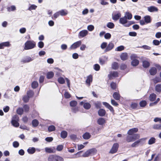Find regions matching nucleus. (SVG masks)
I'll return each mask as SVG.
<instances>
[{"instance_id":"f257e3e1","label":"nucleus","mask_w":161,"mask_h":161,"mask_svg":"<svg viewBox=\"0 0 161 161\" xmlns=\"http://www.w3.org/2000/svg\"><path fill=\"white\" fill-rule=\"evenodd\" d=\"M97 152V150L93 148L89 149L87 150L83 155L82 156L84 157H87L91 155H94L96 154Z\"/></svg>"},{"instance_id":"f03ea898","label":"nucleus","mask_w":161,"mask_h":161,"mask_svg":"<svg viewBox=\"0 0 161 161\" xmlns=\"http://www.w3.org/2000/svg\"><path fill=\"white\" fill-rule=\"evenodd\" d=\"M140 138V135L138 134L134 135L132 136H128L126 138V140L128 142H133L139 139Z\"/></svg>"},{"instance_id":"7ed1b4c3","label":"nucleus","mask_w":161,"mask_h":161,"mask_svg":"<svg viewBox=\"0 0 161 161\" xmlns=\"http://www.w3.org/2000/svg\"><path fill=\"white\" fill-rule=\"evenodd\" d=\"M24 49L28 50L34 48L36 46V43L33 41H27L25 44Z\"/></svg>"},{"instance_id":"20e7f679","label":"nucleus","mask_w":161,"mask_h":161,"mask_svg":"<svg viewBox=\"0 0 161 161\" xmlns=\"http://www.w3.org/2000/svg\"><path fill=\"white\" fill-rule=\"evenodd\" d=\"M19 120V118L17 115L14 116L12 118L11 123L12 125L15 127H18L19 126V123L18 122Z\"/></svg>"},{"instance_id":"39448f33","label":"nucleus","mask_w":161,"mask_h":161,"mask_svg":"<svg viewBox=\"0 0 161 161\" xmlns=\"http://www.w3.org/2000/svg\"><path fill=\"white\" fill-rule=\"evenodd\" d=\"M137 57L136 55L133 54L131 55L130 58L132 60L131 64L132 66H135L137 65L139 63V61L136 59Z\"/></svg>"},{"instance_id":"423d86ee","label":"nucleus","mask_w":161,"mask_h":161,"mask_svg":"<svg viewBox=\"0 0 161 161\" xmlns=\"http://www.w3.org/2000/svg\"><path fill=\"white\" fill-rule=\"evenodd\" d=\"M146 140L145 138H142L139 139L133 143L131 145L132 147H136L138 146L139 144L142 142H144Z\"/></svg>"},{"instance_id":"0eeeda50","label":"nucleus","mask_w":161,"mask_h":161,"mask_svg":"<svg viewBox=\"0 0 161 161\" xmlns=\"http://www.w3.org/2000/svg\"><path fill=\"white\" fill-rule=\"evenodd\" d=\"M81 44V42L79 41L76 42L72 44L69 48L71 50L75 49L79 47Z\"/></svg>"},{"instance_id":"6e6552de","label":"nucleus","mask_w":161,"mask_h":161,"mask_svg":"<svg viewBox=\"0 0 161 161\" xmlns=\"http://www.w3.org/2000/svg\"><path fill=\"white\" fill-rule=\"evenodd\" d=\"M118 147V144L117 143L114 144L111 149L110 151V153L113 154L116 153L117 151Z\"/></svg>"},{"instance_id":"1a4fd4ad","label":"nucleus","mask_w":161,"mask_h":161,"mask_svg":"<svg viewBox=\"0 0 161 161\" xmlns=\"http://www.w3.org/2000/svg\"><path fill=\"white\" fill-rule=\"evenodd\" d=\"M114 47V44L111 42H109L108 44H107V47L104 50V52H106L110 51L113 49Z\"/></svg>"},{"instance_id":"9d476101","label":"nucleus","mask_w":161,"mask_h":161,"mask_svg":"<svg viewBox=\"0 0 161 161\" xmlns=\"http://www.w3.org/2000/svg\"><path fill=\"white\" fill-rule=\"evenodd\" d=\"M80 104L83 105L84 108L86 109H89L91 107V104L88 103H84L82 101L80 103Z\"/></svg>"},{"instance_id":"9b49d317","label":"nucleus","mask_w":161,"mask_h":161,"mask_svg":"<svg viewBox=\"0 0 161 161\" xmlns=\"http://www.w3.org/2000/svg\"><path fill=\"white\" fill-rule=\"evenodd\" d=\"M121 16V14L120 12H118L116 14H113L112 15V19L114 20H118Z\"/></svg>"},{"instance_id":"f8f14e48","label":"nucleus","mask_w":161,"mask_h":161,"mask_svg":"<svg viewBox=\"0 0 161 161\" xmlns=\"http://www.w3.org/2000/svg\"><path fill=\"white\" fill-rule=\"evenodd\" d=\"M33 94L32 92H29L27 93L28 96H25L23 98V100L25 102H27L29 99V97Z\"/></svg>"},{"instance_id":"ddd939ff","label":"nucleus","mask_w":161,"mask_h":161,"mask_svg":"<svg viewBox=\"0 0 161 161\" xmlns=\"http://www.w3.org/2000/svg\"><path fill=\"white\" fill-rule=\"evenodd\" d=\"M138 129L136 128H134L129 130L127 132V134L129 135H132L135 133L137 132Z\"/></svg>"},{"instance_id":"4468645a","label":"nucleus","mask_w":161,"mask_h":161,"mask_svg":"<svg viewBox=\"0 0 161 161\" xmlns=\"http://www.w3.org/2000/svg\"><path fill=\"white\" fill-rule=\"evenodd\" d=\"M118 74L117 72L114 71L111 72L108 75L109 78L110 79H112V77H116L118 76Z\"/></svg>"},{"instance_id":"2eb2a0df","label":"nucleus","mask_w":161,"mask_h":161,"mask_svg":"<svg viewBox=\"0 0 161 161\" xmlns=\"http://www.w3.org/2000/svg\"><path fill=\"white\" fill-rule=\"evenodd\" d=\"M108 58L106 56H104L99 58V63L101 65L104 64L108 60Z\"/></svg>"},{"instance_id":"dca6fc26","label":"nucleus","mask_w":161,"mask_h":161,"mask_svg":"<svg viewBox=\"0 0 161 161\" xmlns=\"http://www.w3.org/2000/svg\"><path fill=\"white\" fill-rule=\"evenodd\" d=\"M128 21L125 17L124 16L120 18L119 20V22L124 25L128 23Z\"/></svg>"},{"instance_id":"f3484780","label":"nucleus","mask_w":161,"mask_h":161,"mask_svg":"<svg viewBox=\"0 0 161 161\" xmlns=\"http://www.w3.org/2000/svg\"><path fill=\"white\" fill-rule=\"evenodd\" d=\"M147 9L149 12H157L158 10V8L154 6H151L148 7L147 8Z\"/></svg>"},{"instance_id":"a211bd4d","label":"nucleus","mask_w":161,"mask_h":161,"mask_svg":"<svg viewBox=\"0 0 161 161\" xmlns=\"http://www.w3.org/2000/svg\"><path fill=\"white\" fill-rule=\"evenodd\" d=\"M88 32L86 30H83L80 31L79 33V36L81 37H83L87 35Z\"/></svg>"},{"instance_id":"6ab92c4d","label":"nucleus","mask_w":161,"mask_h":161,"mask_svg":"<svg viewBox=\"0 0 161 161\" xmlns=\"http://www.w3.org/2000/svg\"><path fill=\"white\" fill-rule=\"evenodd\" d=\"M121 59L123 60H125L128 58V54L127 53H121L120 55Z\"/></svg>"},{"instance_id":"aec40b11","label":"nucleus","mask_w":161,"mask_h":161,"mask_svg":"<svg viewBox=\"0 0 161 161\" xmlns=\"http://www.w3.org/2000/svg\"><path fill=\"white\" fill-rule=\"evenodd\" d=\"M106 122V121L104 118H100L97 120V123L100 125H103Z\"/></svg>"},{"instance_id":"412c9836","label":"nucleus","mask_w":161,"mask_h":161,"mask_svg":"<svg viewBox=\"0 0 161 161\" xmlns=\"http://www.w3.org/2000/svg\"><path fill=\"white\" fill-rule=\"evenodd\" d=\"M45 151L48 153H54L55 152V150L54 148L46 147L45 148Z\"/></svg>"},{"instance_id":"4be33fe9","label":"nucleus","mask_w":161,"mask_h":161,"mask_svg":"<svg viewBox=\"0 0 161 161\" xmlns=\"http://www.w3.org/2000/svg\"><path fill=\"white\" fill-rule=\"evenodd\" d=\"M92 75H89L87 77V79L86 80V83L88 86H90V83L92 81Z\"/></svg>"},{"instance_id":"5701e85b","label":"nucleus","mask_w":161,"mask_h":161,"mask_svg":"<svg viewBox=\"0 0 161 161\" xmlns=\"http://www.w3.org/2000/svg\"><path fill=\"white\" fill-rule=\"evenodd\" d=\"M27 151L29 154H33L35 153L36 149L34 147H29Z\"/></svg>"},{"instance_id":"b1692460","label":"nucleus","mask_w":161,"mask_h":161,"mask_svg":"<svg viewBox=\"0 0 161 161\" xmlns=\"http://www.w3.org/2000/svg\"><path fill=\"white\" fill-rule=\"evenodd\" d=\"M149 72L151 75H154L157 73V69L155 67H152L150 69Z\"/></svg>"},{"instance_id":"393cba45","label":"nucleus","mask_w":161,"mask_h":161,"mask_svg":"<svg viewBox=\"0 0 161 161\" xmlns=\"http://www.w3.org/2000/svg\"><path fill=\"white\" fill-rule=\"evenodd\" d=\"M106 114V111L103 109H101L98 111V114L100 116H104Z\"/></svg>"},{"instance_id":"a878e982","label":"nucleus","mask_w":161,"mask_h":161,"mask_svg":"<svg viewBox=\"0 0 161 161\" xmlns=\"http://www.w3.org/2000/svg\"><path fill=\"white\" fill-rule=\"evenodd\" d=\"M156 95L155 94H151L149 96V99L151 101H154L156 99Z\"/></svg>"},{"instance_id":"bb28decb","label":"nucleus","mask_w":161,"mask_h":161,"mask_svg":"<svg viewBox=\"0 0 161 161\" xmlns=\"http://www.w3.org/2000/svg\"><path fill=\"white\" fill-rule=\"evenodd\" d=\"M33 59L30 57H27L25 59L22 60L21 62L23 63H25L32 61Z\"/></svg>"},{"instance_id":"cd10ccee","label":"nucleus","mask_w":161,"mask_h":161,"mask_svg":"<svg viewBox=\"0 0 161 161\" xmlns=\"http://www.w3.org/2000/svg\"><path fill=\"white\" fill-rule=\"evenodd\" d=\"M144 20L146 24L150 23L151 22V19L150 16L147 15L144 17Z\"/></svg>"},{"instance_id":"c85d7f7f","label":"nucleus","mask_w":161,"mask_h":161,"mask_svg":"<svg viewBox=\"0 0 161 161\" xmlns=\"http://www.w3.org/2000/svg\"><path fill=\"white\" fill-rule=\"evenodd\" d=\"M124 16L125 17L126 19L128 20H130L132 18V14L129 12H125Z\"/></svg>"},{"instance_id":"c756f323","label":"nucleus","mask_w":161,"mask_h":161,"mask_svg":"<svg viewBox=\"0 0 161 161\" xmlns=\"http://www.w3.org/2000/svg\"><path fill=\"white\" fill-rule=\"evenodd\" d=\"M113 97L116 100H119L120 98V96L119 94L117 92H115L113 94Z\"/></svg>"},{"instance_id":"7c9ffc66","label":"nucleus","mask_w":161,"mask_h":161,"mask_svg":"<svg viewBox=\"0 0 161 161\" xmlns=\"http://www.w3.org/2000/svg\"><path fill=\"white\" fill-rule=\"evenodd\" d=\"M155 91L158 92H161V85L158 84L156 85L155 86Z\"/></svg>"},{"instance_id":"2f4dec72","label":"nucleus","mask_w":161,"mask_h":161,"mask_svg":"<svg viewBox=\"0 0 161 161\" xmlns=\"http://www.w3.org/2000/svg\"><path fill=\"white\" fill-rule=\"evenodd\" d=\"M54 76V73L53 72H49L47 73V77L48 79L52 78Z\"/></svg>"},{"instance_id":"473e14b6","label":"nucleus","mask_w":161,"mask_h":161,"mask_svg":"<svg viewBox=\"0 0 161 161\" xmlns=\"http://www.w3.org/2000/svg\"><path fill=\"white\" fill-rule=\"evenodd\" d=\"M118 64L117 62H114L112 64V67L114 69H117L118 68Z\"/></svg>"},{"instance_id":"72a5a7b5","label":"nucleus","mask_w":161,"mask_h":161,"mask_svg":"<svg viewBox=\"0 0 161 161\" xmlns=\"http://www.w3.org/2000/svg\"><path fill=\"white\" fill-rule=\"evenodd\" d=\"M67 136V132L65 131H62L61 133V137L63 138H65Z\"/></svg>"},{"instance_id":"f704fd0d","label":"nucleus","mask_w":161,"mask_h":161,"mask_svg":"<svg viewBox=\"0 0 161 161\" xmlns=\"http://www.w3.org/2000/svg\"><path fill=\"white\" fill-rule=\"evenodd\" d=\"M125 49V47L122 45L119 46L116 48L115 50L116 51H121L124 50Z\"/></svg>"},{"instance_id":"c9c22d12","label":"nucleus","mask_w":161,"mask_h":161,"mask_svg":"<svg viewBox=\"0 0 161 161\" xmlns=\"http://www.w3.org/2000/svg\"><path fill=\"white\" fill-rule=\"evenodd\" d=\"M153 128L155 130H161V125L160 124H154L153 125Z\"/></svg>"},{"instance_id":"e433bc0d","label":"nucleus","mask_w":161,"mask_h":161,"mask_svg":"<svg viewBox=\"0 0 161 161\" xmlns=\"http://www.w3.org/2000/svg\"><path fill=\"white\" fill-rule=\"evenodd\" d=\"M107 26L110 29H113L114 27V24L112 22H108L107 25Z\"/></svg>"},{"instance_id":"4c0bfd02","label":"nucleus","mask_w":161,"mask_h":161,"mask_svg":"<svg viewBox=\"0 0 161 161\" xmlns=\"http://www.w3.org/2000/svg\"><path fill=\"white\" fill-rule=\"evenodd\" d=\"M91 137V135L88 133H86L83 136V138L85 139H89Z\"/></svg>"},{"instance_id":"58836bf2","label":"nucleus","mask_w":161,"mask_h":161,"mask_svg":"<svg viewBox=\"0 0 161 161\" xmlns=\"http://www.w3.org/2000/svg\"><path fill=\"white\" fill-rule=\"evenodd\" d=\"M7 9L8 12L14 11L16 9V7L15 6L12 5L10 7L7 8Z\"/></svg>"},{"instance_id":"ea45409f","label":"nucleus","mask_w":161,"mask_h":161,"mask_svg":"<svg viewBox=\"0 0 161 161\" xmlns=\"http://www.w3.org/2000/svg\"><path fill=\"white\" fill-rule=\"evenodd\" d=\"M150 65L149 63L147 61H144L143 62V66L144 68H147Z\"/></svg>"},{"instance_id":"a19ab883","label":"nucleus","mask_w":161,"mask_h":161,"mask_svg":"<svg viewBox=\"0 0 161 161\" xmlns=\"http://www.w3.org/2000/svg\"><path fill=\"white\" fill-rule=\"evenodd\" d=\"M60 14L61 16H64L67 15L68 14L67 11L66 10H63L59 11Z\"/></svg>"},{"instance_id":"79ce46f5","label":"nucleus","mask_w":161,"mask_h":161,"mask_svg":"<svg viewBox=\"0 0 161 161\" xmlns=\"http://www.w3.org/2000/svg\"><path fill=\"white\" fill-rule=\"evenodd\" d=\"M38 85V82L36 81H33L31 84L32 87L33 88H36Z\"/></svg>"},{"instance_id":"37998d69","label":"nucleus","mask_w":161,"mask_h":161,"mask_svg":"<svg viewBox=\"0 0 161 161\" xmlns=\"http://www.w3.org/2000/svg\"><path fill=\"white\" fill-rule=\"evenodd\" d=\"M155 142V139L154 137H152L149 140L148 144L151 145L153 144Z\"/></svg>"},{"instance_id":"c03bdc74","label":"nucleus","mask_w":161,"mask_h":161,"mask_svg":"<svg viewBox=\"0 0 161 161\" xmlns=\"http://www.w3.org/2000/svg\"><path fill=\"white\" fill-rule=\"evenodd\" d=\"M38 124V122L36 119H34L32 121V124L33 127H36Z\"/></svg>"},{"instance_id":"a18cd8bd","label":"nucleus","mask_w":161,"mask_h":161,"mask_svg":"<svg viewBox=\"0 0 161 161\" xmlns=\"http://www.w3.org/2000/svg\"><path fill=\"white\" fill-rule=\"evenodd\" d=\"M37 7V6L34 4H32L29 8L28 10L30 11H31L33 10H35Z\"/></svg>"},{"instance_id":"49530a36","label":"nucleus","mask_w":161,"mask_h":161,"mask_svg":"<svg viewBox=\"0 0 161 161\" xmlns=\"http://www.w3.org/2000/svg\"><path fill=\"white\" fill-rule=\"evenodd\" d=\"M55 129V127L53 125H51L48 127V130L49 132L54 131Z\"/></svg>"},{"instance_id":"de8ad7c7","label":"nucleus","mask_w":161,"mask_h":161,"mask_svg":"<svg viewBox=\"0 0 161 161\" xmlns=\"http://www.w3.org/2000/svg\"><path fill=\"white\" fill-rule=\"evenodd\" d=\"M23 112V110L21 108H19L17 110V113L19 115H22Z\"/></svg>"},{"instance_id":"09e8293b","label":"nucleus","mask_w":161,"mask_h":161,"mask_svg":"<svg viewBox=\"0 0 161 161\" xmlns=\"http://www.w3.org/2000/svg\"><path fill=\"white\" fill-rule=\"evenodd\" d=\"M135 22L133 21H128V23L124 25V26L126 27H128L131 25L134 24Z\"/></svg>"},{"instance_id":"8fccbe9b","label":"nucleus","mask_w":161,"mask_h":161,"mask_svg":"<svg viewBox=\"0 0 161 161\" xmlns=\"http://www.w3.org/2000/svg\"><path fill=\"white\" fill-rule=\"evenodd\" d=\"M58 82L61 84H63L65 82V80L62 77H60L58 78Z\"/></svg>"},{"instance_id":"3c124183","label":"nucleus","mask_w":161,"mask_h":161,"mask_svg":"<svg viewBox=\"0 0 161 161\" xmlns=\"http://www.w3.org/2000/svg\"><path fill=\"white\" fill-rule=\"evenodd\" d=\"M147 102L146 101H142L140 103V106L141 107H144L147 104Z\"/></svg>"},{"instance_id":"603ef678","label":"nucleus","mask_w":161,"mask_h":161,"mask_svg":"<svg viewBox=\"0 0 161 161\" xmlns=\"http://www.w3.org/2000/svg\"><path fill=\"white\" fill-rule=\"evenodd\" d=\"M55 161H63L64 159L63 158L61 157L58 156H55Z\"/></svg>"},{"instance_id":"864d4df0","label":"nucleus","mask_w":161,"mask_h":161,"mask_svg":"<svg viewBox=\"0 0 161 161\" xmlns=\"http://www.w3.org/2000/svg\"><path fill=\"white\" fill-rule=\"evenodd\" d=\"M77 104L76 101H72L70 102V105L71 106L74 107Z\"/></svg>"},{"instance_id":"5fc2aeb1","label":"nucleus","mask_w":161,"mask_h":161,"mask_svg":"<svg viewBox=\"0 0 161 161\" xmlns=\"http://www.w3.org/2000/svg\"><path fill=\"white\" fill-rule=\"evenodd\" d=\"M48 161H55V156L50 155L48 158Z\"/></svg>"},{"instance_id":"6e6d98bb","label":"nucleus","mask_w":161,"mask_h":161,"mask_svg":"<svg viewBox=\"0 0 161 161\" xmlns=\"http://www.w3.org/2000/svg\"><path fill=\"white\" fill-rule=\"evenodd\" d=\"M63 145H59L57 147L56 149L58 151H60L62 150V149L63 148Z\"/></svg>"},{"instance_id":"4d7b16f0","label":"nucleus","mask_w":161,"mask_h":161,"mask_svg":"<svg viewBox=\"0 0 161 161\" xmlns=\"http://www.w3.org/2000/svg\"><path fill=\"white\" fill-rule=\"evenodd\" d=\"M94 26L92 25H89L87 26V29L90 31H92L94 29Z\"/></svg>"},{"instance_id":"13d9d810","label":"nucleus","mask_w":161,"mask_h":161,"mask_svg":"<svg viewBox=\"0 0 161 161\" xmlns=\"http://www.w3.org/2000/svg\"><path fill=\"white\" fill-rule=\"evenodd\" d=\"M107 43L106 42H103L102 43L101 45V48L103 49L104 48H106L107 47Z\"/></svg>"},{"instance_id":"bf43d9fd","label":"nucleus","mask_w":161,"mask_h":161,"mask_svg":"<svg viewBox=\"0 0 161 161\" xmlns=\"http://www.w3.org/2000/svg\"><path fill=\"white\" fill-rule=\"evenodd\" d=\"M153 45L156 46H158L159 45L160 42L157 40H153Z\"/></svg>"},{"instance_id":"052dcab7","label":"nucleus","mask_w":161,"mask_h":161,"mask_svg":"<svg viewBox=\"0 0 161 161\" xmlns=\"http://www.w3.org/2000/svg\"><path fill=\"white\" fill-rule=\"evenodd\" d=\"M55 69L56 70L54 72L56 73V74L58 76H59L60 72H62V71L58 68H55Z\"/></svg>"},{"instance_id":"680f3d73","label":"nucleus","mask_w":161,"mask_h":161,"mask_svg":"<svg viewBox=\"0 0 161 161\" xmlns=\"http://www.w3.org/2000/svg\"><path fill=\"white\" fill-rule=\"evenodd\" d=\"M64 96L66 98H69L71 97L70 94L68 92H65L64 94Z\"/></svg>"},{"instance_id":"e2e57ef3","label":"nucleus","mask_w":161,"mask_h":161,"mask_svg":"<svg viewBox=\"0 0 161 161\" xmlns=\"http://www.w3.org/2000/svg\"><path fill=\"white\" fill-rule=\"evenodd\" d=\"M100 67L99 64H96L94 65V69L96 71H98L100 69Z\"/></svg>"},{"instance_id":"0e129e2a","label":"nucleus","mask_w":161,"mask_h":161,"mask_svg":"<svg viewBox=\"0 0 161 161\" xmlns=\"http://www.w3.org/2000/svg\"><path fill=\"white\" fill-rule=\"evenodd\" d=\"M111 37V35L109 33H107L104 35V37L106 39H109Z\"/></svg>"},{"instance_id":"69168bd1","label":"nucleus","mask_w":161,"mask_h":161,"mask_svg":"<svg viewBox=\"0 0 161 161\" xmlns=\"http://www.w3.org/2000/svg\"><path fill=\"white\" fill-rule=\"evenodd\" d=\"M111 103L114 106H117L118 105V104L114 100H111Z\"/></svg>"},{"instance_id":"338daca9","label":"nucleus","mask_w":161,"mask_h":161,"mask_svg":"<svg viewBox=\"0 0 161 161\" xmlns=\"http://www.w3.org/2000/svg\"><path fill=\"white\" fill-rule=\"evenodd\" d=\"M86 48V46L85 45L83 44L80 46V49L81 51H84Z\"/></svg>"},{"instance_id":"774afa93","label":"nucleus","mask_w":161,"mask_h":161,"mask_svg":"<svg viewBox=\"0 0 161 161\" xmlns=\"http://www.w3.org/2000/svg\"><path fill=\"white\" fill-rule=\"evenodd\" d=\"M85 147V146L82 144H78L77 145L78 150H80L83 148Z\"/></svg>"}]
</instances>
